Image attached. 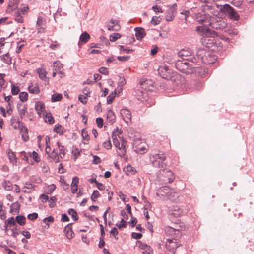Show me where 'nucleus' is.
Masks as SVG:
<instances>
[{"label": "nucleus", "mask_w": 254, "mask_h": 254, "mask_svg": "<svg viewBox=\"0 0 254 254\" xmlns=\"http://www.w3.org/2000/svg\"><path fill=\"white\" fill-rule=\"evenodd\" d=\"M90 35L86 32H83L80 36V42L86 43L90 39Z\"/></svg>", "instance_id": "26"}, {"label": "nucleus", "mask_w": 254, "mask_h": 254, "mask_svg": "<svg viewBox=\"0 0 254 254\" xmlns=\"http://www.w3.org/2000/svg\"><path fill=\"white\" fill-rule=\"evenodd\" d=\"M38 73L40 79L44 80L45 78H46V75L47 72L45 70L42 69H38Z\"/></svg>", "instance_id": "39"}, {"label": "nucleus", "mask_w": 254, "mask_h": 254, "mask_svg": "<svg viewBox=\"0 0 254 254\" xmlns=\"http://www.w3.org/2000/svg\"><path fill=\"white\" fill-rule=\"evenodd\" d=\"M181 245L180 242L176 239H168L166 242V248L168 251L175 254L177 248Z\"/></svg>", "instance_id": "7"}, {"label": "nucleus", "mask_w": 254, "mask_h": 254, "mask_svg": "<svg viewBox=\"0 0 254 254\" xmlns=\"http://www.w3.org/2000/svg\"><path fill=\"white\" fill-rule=\"evenodd\" d=\"M35 108L38 114H39L40 116L42 114H43V115H44L45 109L44 103L41 102H36L35 103Z\"/></svg>", "instance_id": "19"}, {"label": "nucleus", "mask_w": 254, "mask_h": 254, "mask_svg": "<svg viewBox=\"0 0 254 254\" xmlns=\"http://www.w3.org/2000/svg\"><path fill=\"white\" fill-rule=\"evenodd\" d=\"M29 91L30 93L33 94H38L40 92V90L37 86H30L29 87Z\"/></svg>", "instance_id": "35"}, {"label": "nucleus", "mask_w": 254, "mask_h": 254, "mask_svg": "<svg viewBox=\"0 0 254 254\" xmlns=\"http://www.w3.org/2000/svg\"><path fill=\"white\" fill-rule=\"evenodd\" d=\"M18 128L20 130V133L22 136V138L24 141H26L29 139L28 135V129L27 128L23 125V123L18 122Z\"/></svg>", "instance_id": "17"}, {"label": "nucleus", "mask_w": 254, "mask_h": 254, "mask_svg": "<svg viewBox=\"0 0 254 254\" xmlns=\"http://www.w3.org/2000/svg\"><path fill=\"white\" fill-rule=\"evenodd\" d=\"M19 98L22 102L26 101L28 99V94L27 92H22L19 94Z\"/></svg>", "instance_id": "38"}, {"label": "nucleus", "mask_w": 254, "mask_h": 254, "mask_svg": "<svg viewBox=\"0 0 254 254\" xmlns=\"http://www.w3.org/2000/svg\"><path fill=\"white\" fill-rule=\"evenodd\" d=\"M160 22V19L159 17H158L156 16L153 17L152 20H151V23L154 25H157L158 24H159V23Z\"/></svg>", "instance_id": "52"}, {"label": "nucleus", "mask_w": 254, "mask_h": 254, "mask_svg": "<svg viewBox=\"0 0 254 254\" xmlns=\"http://www.w3.org/2000/svg\"><path fill=\"white\" fill-rule=\"evenodd\" d=\"M48 201L50 207L53 208L55 206L57 198L55 196H52Z\"/></svg>", "instance_id": "40"}, {"label": "nucleus", "mask_w": 254, "mask_h": 254, "mask_svg": "<svg viewBox=\"0 0 254 254\" xmlns=\"http://www.w3.org/2000/svg\"><path fill=\"white\" fill-rule=\"evenodd\" d=\"M137 243L140 244L139 247L143 250H145L148 247L146 244L142 243L140 241H137Z\"/></svg>", "instance_id": "61"}, {"label": "nucleus", "mask_w": 254, "mask_h": 254, "mask_svg": "<svg viewBox=\"0 0 254 254\" xmlns=\"http://www.w3.org/2000/svg\"><path fill=\"white\" fill-rule=\"evenodd\" d=\"M45 121L49 124H52L54 122V118L51 113H46L45 115Z\"/></svg>", "instance_id": "29"}, {"label": "nucleus", "mask_w": 254, "mask_h": 254, "mask_svg": "<svg viewBox=\"0 0 254 254\" xmlns=\"http://www.w3.org/2000/svg\"><path fill=\"white\" fill-rule=\"evenodd\" d=\"M53 67L54 70L58 72L59 70H61L63 68V64L60 62L56 61L54 63Z\"/></svg>", "instance_id": "31"}, {"label": "nucleus", "mask_w": 254, "mask_h": 254, "mask_svg": "<svg viewBox=\"0 0 254 254\" xmlns=\"http://www.w3.org/2000/svg\"><path fill=\"white\" fill-rule=\"evenodd\" d=\"M17 48H18V50H17V53H18L21 51V49L24 46V42L22 41V42H17Z\"/></svg>", "instance_id": "57"}, {"label": "nucleus", "mask_w": 254, "mask_h": 254, "mask_svg": "<svg viewBox=\"0 0 254 254\" xmlns=\"http://www.w3.org/2000/svg\"><path fill=\"white\" fill-rule=\"evenodd\" d=\"M136 32L135 36L137 40H141L145 35L144 29L141 27H137L135 28Z\"/></svg>", "instance_id": "22"}, {"label": "nucleus", "mask_w": 254, "mask_h": 254, "mask_svg": "<svg viewBox=\"0 0 254 254\" xmlns=\"http://www.w3.org/2000/svg\"><path fill=\"white\" fill-rule=\"evenodd\" d=\"M170 77V78H169V80H171L172 83L176 85L181 84L182 80H184L181 75L176 72H172Z\"/></svg>", "instance_id": "16"}, {"label": "nucleus", "mask_w": 254, "mask_h": 254, "mask_svg": "<svg viewBox=\"0 0 254 254\" xmlns=\"http://www.w3.org/2000/svg\"><path fill=\"white\" fill-rule=\"evenodd\" d=\"M192 73H195L201 77L204 76L207 72V69L202 66H199L198 63H194V68H192Z\"/></svg>", "instance_id": "11"}, {"label": "nucleus", "mask_w": 254, "mask_h": 254, "mask_svg": "<svg viewBox=\"0 0 254 254\" xmlns=\"http://www.w3.org/2000/svg\"><path fill=\"white\" fill-rule=\"evenodd\" d=\"M107 118L109 122L111 124H113L115 122L116 117L113 111L110 110L107 112Z\"/></svg>", "instance_id": "23"}, {"label": "nucleus", "mask_w": 254, "mask_h": 254, "mask_svg": "<svg viewBox=\"0 0 254 254\" xmlns=\"http://www.w3.org/2000/svg\"><path fill=\"white\" fill-rule=\"evenodd\" d=\"M37 26L38 33H44L45 32L46 28V21L42 16L38 17L37 21Z\"/></svg>", "instance_id": "15"}, {"label": "nucleus", "mask_w": 254, "mask_h": 254, "mask_svg": "<svg viewBox=\"0 0 254 254\" xmlns=\"http://www.w3.org/2000/svg\"><path fill=\"white\" fill-rule=\"evenodd\" d=\"M37 217H38V214L36 213H33L32 214H30L28 215V218L29 220H31L32 221L36 219L37 218Z\"/></svg>", "instance_id": "53"}, {"label": "nucleus", "mask_w": 254, "mask_h": 254, "mask_svg": "<svg viewBox=\"0 0 254 254\" xmlns=\"http://www.w3.org/2000/svg\"><path fill=\"white\" fill-rule=\"evenodd\" d=\"M127 222L126 221H125L124 219H122L121 222H120V224L119 225H118L119 228H124V227H126V226H127Z\"/></svg>", "instance_id": "60"}, {"label": "nucleus", "mask_w": 254, "mask_h": 254, "mask_svg": "<svg viewBox=\"0 0 254 254\" xmlns=\"http://www.w3.org/2000/svg\"><path fill=\"white\" fill-rule=\"evenodd\" d=\"M58 147L59 148V155L61 158H63L65 154V150L64 146H62L59 142H57Z\"/></svg>", "instance_id": "30"}, {"label": "nucleus", "mask_w": 254, "mask_h": 254, "mask_svg": "<svg viewBox=\"0 0 254 254\" xmlns=\"http://www.w3.org/2000/svg\"><path fill=\"white\" fill-rule=\"evenodd\" d=\"M96 123L99 128H102L103 125V120L102 118L98 117L96 120Z\"/></svg>", "instance_id": "49"}, {"label": "nucleus", "mask_w": 254, "mask_h": 254, "mask_svg": "<svg viewBox=\"0 0 254 254\" xmlns=\"http://www.w3.org/2000/svg\"><path fill=\"white\" fill-rule=\"evenodd\" d=\"M34 185L32 184L28 183L26 184V185L25 186V188H26L28 190H24V191L27 192H30L32 190H33L34 189Z\"/></svg>", "instance_id": "46"}, {"label": "nucleus", "mask_w": 254, "mask_h": 254, "mask_svg": "<svg viewBox=\"0 0 254 254\" xmlns=\"http://www.w3.org/2000/svg\"><path fill=\"white\" fill-rule=\"evenodd\" d=\"M150 82V81L147 79H144L143 80L141 81L140 82V84L142 89L145 90H150L149 87L148 86Z\"/></svg>", "instance_id": "28"}, {"label": "nucleus", "mask_w": 254, "mask_h": 254, "mask_svg": "<svg viewBox=\"0 0 254 254\" xmlns=\"http://www.w3.org/2000/svg\"><path fill=\"white\" fill-rule=\"evenodd\" d=\"M135 96L138 100L144 101L147 100V93L145 91L137 90L135 91Z\"/></svg>", "instance_id": "20"}, {"label": "nucleus", "mask_w": 254, "mask_h": 254, "mask_svg": "<svg viewBox=\"0 0 254 254\" xmlns=\"http://www.w3.org/2000/svg\"><path fill=\"white\" fill-rule=\"evenodd\" d=\"M209 25L213 29L217 30H223L227 25V22L223 19H215L209 23Z\"/></svg>", "instance_id": "9"}, {"label": "nucleus", "mask_w": 254, "mask_h": 254, "mask_svg": "<svg viewBox=\"0 0 254 254\" xmlns=\"http://www.w3.org/2000/svg\"><path fill=\"white\" fill-rule=\"evenodd\" d=\"M131 236L133 238L138 240L142 238V235L141 233L133 232L132 233Z\"/></svg>", "instance_id": "51"}, {"label": "nucleus", "mask_w": 254, "mask_h": 254, "mask_svg": "<svg viewBox=\"0 0 254 254\" xmlns=\"http://www.w3.org/2000/svg\"><path fill=\"white\" fill-rule=\"evenodd\" d=\"M121 35L119 33H115L111 35L110 36V40L111 42H115L118 39L120 38Z\"/></svg>", "instance_id": "41"}, {"label": "nucleus", "mask_w": 254, "mask_h": 254, "mask_svg": "<svg viewBox=\"0 0 254 254\" xmlns=\"http://www.w3.org/2000/svg\"><path fill=\"white\" fill-rule=\"evenodd\" d=\"M192 84L196 86V89L199 90L202 87V83L198 80H194L192 82Z\"/></svg>", "instance_id": "45"}, {"label": "nucleus", "mask_w": 254, "mask_h": 254, "mask_svg": "<svg viewBox=\"0 0 254 254\" xmlns=\"http://www.w3.org/2000/svg\"><path fill=\"white\" fill-rule=\"evenodd\" d=\"M124 170L127 172V173H130L132 175L133 174H134L136 172V170L135 169V168L133 167H132L130 165H127L125 169H124Z\"/></svg>", "instance_id": "32"}, {"label": "nucleus", "mask_w": 254, "mask_h": 254, "mask_svg": "<svg viewBox=\"0 0 254 254\" xmlns=\"http://www.w3.org/2000/svg\"><path fill=\"white\" fill-rule=\"evenodd\" d=\"M110 234L114 236L116 238V236L118 234V231L116 228L114 227L111 229L110 231Z\"/></svg>", "instance_id": "63"}, {"label": "nucleus", "mask_w": 254, "mask_h": 254, "mask_svg": "<svg viewBox=\"0 0 254 254\" xmlns=\"http://www.w3.org/2000/svg\"><path fill=\"white\" fill-rule=\"evenodd\" d=\"M32 157H33V159L36 162H38L40 161V158L39 157L38 153L34 151L32 153Z\"/></svg>", "instance_id": "54"}, {"label": "nucleus", "mask_w": 254, "mask_h": 254, "mask_svg": "<svg viewBox=\"0 0 254 254\" xmlns=\"http://www.w3.org/2000/svg\"><path fill=\"white\" fill-rule=\"evenodd\" d=\"M120 28L119 25H108V29L110 31L118 30Z\"/></svg>", "instance_id": "55"}, {"label": "nucleus", "mask_w": 254, "mask_h": 254, "mask_svg": "<svg viewBox=\"0 0 254 254\" xmlns=\"http://www.w3.org/2000/svg\"><path fill=\"white\" fill-rule=\"evenodd\" d=\"M5 76L4 74H0V87L1 88L4 87L5 84V80L4 79Z\"/></svg>", "instance_id": "47"}, {"label": "nucleus", "mask_w": 254, "mask_h": 254, "mask_svg": "<svg viewBox=\"0 0 254 254\" xmlns=\"http://www.w3.org/2000/svg\"><path fill=\"white\" fill-rule=\"evenodd\" d=\"M130 58V56H119L117 57V59L121 61H127Z\"/></svg>", "instance_id": "59"}, {"label": "nucleus", "mask_w": 254, "mask_h": 254, "mask_svg": "<svg viewBox=\"0 0 254 254\" xmlns=\"http://www.w3.org/2000/svg\"><path fill=\"white\" fill-rule=\"evenodd\" d=\"M157 195L163 199H169L177 202L179 197L178 192L168 187L165 186L158 190Z\"/></svg>", "instance_id": "2"}, {"label": "nucleus", "mask_w": 254, "mask_h": 254, "mask_svg": "<svg viewBox=\"0 0 254 254\" xmlns=\"http://www.w3.org/2000/svg\"><path fill=\"white\" fill-rule=\"evenodd\" d=\"M20 157L22 160L24 161L28 160V156L26 155V153L24 152H22L20 153Z\"/></svg>", "instance_id": "62"}, {"label": "nucleus", "mask_w": 254, "mask_h": 254, "mask_svg": "<svg viewBox=\"0 0 254 254\" xmlns=\"http://www.w3.org/2000/svg\"><path fill=\"white\" fill-rule=\"evenodd\" d=\"M40 199L42 202H46L49 200V197L47 195L42 194L40 196Z\"/></svg>", "instance_id": "64"}, {"label": "nucleus", "mask_w": 254, "mask_h": 254, "mask_svg": "<svg viewBox=\"0 0 254 254\" xmlns=\"http://www.w3.org/2000/svg\"><path fill=\"white\" fill-rule=\"evenodd\" d=\"M126 146V141L123 138H122L121 140V143L120 144V146L119 147L118 149L119 150H123V153L124 154L126 152L125 148Z\"/></svg>", "instance_id": "43"}, {"label": "nucleus", "mask_w": 254, "mask_h": 254, "mask_svg": "<svg viewBox=\"0 0 254 254\" xmlns=\"http://www.w3.org/2000/svg\"><path fill=\"white\" fill-rule=\"evenodd\" d=\"M158 177L160 180L169 183L173 182L175 179L173 173L171 170L166 169L160 170Z\"/></svg>", "instance_id": "6"}, {"label": "nucleus", "mask_w": 254, "mask_h": 254, "mask_svg": "<svg viewBox=\"0 0 254 254\" xmlns=\"http://www.w3.org/2000/svg\"><path fill=\"white\" fill-rule=\"evenodd\" d=\"M82 136L84 140L88 141L89 139V136L88 135V132L84 129H82Z\"/></svg>", "instance_id": "50"}, {"label": "nucleus", "mask_w": 254, "mask_h": 254, "mask_svg": "<svg viewBox=\"0 0 254 254\" xmlns=\"http://www.w3.org/2000/svg\"><path fill=\"white\" fill-rule=\"evenodd\" d=\"M62 98V95L61 94H54L52 97V101L56 102L60 101Z\"/></svg>", "instance_id": "42"}, {"label": "nucleus", "mask_w": 254, "mask_h": 254, "mask_svg": "<svg viewBox=\"0 0 254 254\" xmlns=\"http://www.w3.org/2000/svg\"><path fill=\"white\" fill-rule=\"evenodd\" d=\"M28 10L29 7L27 5H21V7L18 8L17 11V17H19L21 14H25Z\"/></svg>", "instance_id": "25"}, {"label": "nucleus", "mask_w": 254, "mask_h": 254, "mask_svg": "<svg viewBox=\"0 0 254 254\" xmlns=\"http://www.w3.org/2000/svg\"><path fill=\"white\" fill-rule=\"evenodd\" d=\"M178 56L181 57L183 60L188 61L190 58H196L191 54V51L190 49H182L178 53Z\"/></svg>", "instance_id": "12"}, {"label": "nucleus", "mask_w": 254, "mask_h": 254, "mask_svg": "<svg viewBox=\"0 0 254 254\" xmlns=\"http://www.w3.org/2000/svg\"><path fill=\"white\" fill-rule=\"evenodd\" d=\"M121 115H122L124 120L128 123L131 121V113L130 111L126 109H122L121 111Z\"/></svg>", "instance_id": "18"}, {"label": "nucleus", "mask_w": 254, "mask_h": 254, "mask_svg": "<svg viewBox=\"0 0 254 254\" xmlns=\"http://www.w3.org/2000/svg\"><path fill=\"white\" fill-rule=\"evenodd\" d=\"M99 71L103 74L108 75L109 72L107 68L104 67H102L99 69Z\"/></svg>", "instance_id": "56"}, {"label": "nucleus", "mask_w": 254, "mask_h": 254, "mask_svg": "<svg viewBox=\"0 0 254 254\" xmlns=\"http://www.w3.org/2000/svg\"><path fill=\"white\" fill-rule=\"evenodd\" d=\"M7 154L10 161L13 164L16 163V155L15 152H13L11 149H8L7 151Z\"/></svg>", "instance_id": "24"}, {"label": "nucleus", "mask_w": 254, "mask_h": 254, "mask_svg": "<svg viewBox=\"0 0 254 254\" xmlns=\"http://www.w3.org/2000/svg\"><path fill=\"white\" fill-rule=\"evenodd\" d=\"M159 74L163 78L166 80H169L170 78L172 71L169 69L166 66H159L158 69Z\"/></svg>", "instance_id": "10"}, {"label": "nucleus", "mask_w": 254, "mask_h": 254, "mask_svg": "<svg viewBox=\"0 0 254 254\" xmlns=\"http://www.w3.org/2000/svg\"><path fill=\"white\" fill-rule=\"evenodd\" d=\"M78 99L83 104H86L87 103L86 97L84 95H79V97H78Z\"/></svg>", "instance_id": "58"}, {"label": "nucleus", "mask_w": 254, "mask_h": 254, "mask_svg": "<svg viewBox=\"0 0 254 254\" xmlns=\"http://www.w3.org/2000/svg\"><path fill=\"white\" fill-rule=\"evenodd\" d=\"M26 218L24 216H17V223L22 226L25 224Z\"/></svg>", "instance_id": "37"}, {"label": "nucleus", "mask_w": 254, "mask_h": 254, "mask_svg": "<svg viewBox=\"0 0 254 254\" xmlns=\"http://www.w3.org/2000/svg\"><path fill=\"white\" fill-rule=\"evenodd\" d=\"M68 214L72 216L74 221H77L78 219L77 213L73 209H69L68 211Z\"/></svg>", "instance_id": "34"}, {"label": "nucleus", "mask_w": 254, "mask_h": 254, "mask_svg": "<svg viewBox=\"0 0 254 254\" xmlns=\"http://www.w3.org/2000/svg\"><path fill=\"white\" fill-rule=\"evenodd\" d=\"M220 12L226 13L228 15V17L231 19L237 21L239 19L240 16L235 9L230 5L226 4L221 7Z\"/></svg>", "instance_id": "5"}, {"label": "nucleus", "mask_w": 254, "mask_h": 254, "mask_svg": "<svg viewBox=\"0 0 254 254\" xmlns=\"http://www.w3.org/2000/svg\"><path fill=\"white\" fill-rule=\"evenodd\" d=\"M62 127L61 125H56L54 128V131L60 134H63L64 133V131L61 130Z\"/></svg>", "instance_id": "44"}, {"label": "nucleus", "mask_w": 254, "mask_h": 254, "mask_svg": "<svg viewBox=\"0 0 254 254\" xmlns=\"http://www.w3.org/2000/svg\"><path fill=\"white\" fill-rule=\"evenodd\" d=\"M103 145L104 147L106 149H110L112 147L111 142L110 140L104 142Z\"/></svg>", "instance_id": "48"}, {"label": "nucleus", "mask_w": 254, "mask_h": 254, "mask_svg": "<svg viewBox=\"0 0 254 254\" xmlns=\"http://www.w3.org/2000/svg\"><path fill=\"white\" fill-rule=\"evenodd\" d=\"M5 227L8 234L14 237L16 233V225L14 217H10L5 221Z\"/></svg>", "instance_id": "8"}, {"label": "nucleus", "mask_w": 254, "mask_h": 254, "mask_svg": "<svg viewBox=\"0 0 254 254\" xmlns=\"http://www.w3.org/2000/svg\"><path fill=\"white\" fill-rule=\"evenodd\" d=\"M166 159L165 154L162 152L158 153L151 154L150 156V160L152 165L156 168H163L165 166L164 161Z\"/></svg>", "instance_id": "4"}, {"label": "nucleus", "mask_w": 254, "mask_h": 254, "mask_svg": "<svg viewBox=\"0 0 254 254\" xmlns=\"http://www.w3.org/2000/svg\"><path fill=\"white\" fill-rule=\"evenodd\" d=\"M209 18V15L204 14L203 12H197L195 14V19L200 24H203L208 22Z\"/></svg>", "instance_id": "14"}, {"label": "nucleus", "mask_w": 254, "mask_h": 254, "mask_svg": "<svg viewBox=\"0 0 254 254\" xmlns=\"http://www.w3.org/2000/svg\"><path fill=\"white\" fill-rule=\"evenodd\" d=\"M71 224H69L64 228V232L67 239H71L73 237L74 233L72 230Z\"/></svg>", "instance_id": "21"}, {"label": "nucleus", "mask_w": 254, "mask_h": 254, "mask_svg": "<svg viewBox=\"0 0 254 254\" xmlns=\"http://www.w3.org/2000/svg\"><path fill=\"white\" fill-rule=\"evenodd\" d=\"M100 194L97 190H94L91 196V199L93 202H96L97 199L100 196Z\"/></svg>", "instance_id": "36"}, {"label": "nucleus", "mask_w": 254, "mask_h": 254, "mask_svg": "<svg viewBox=\"0 0 254 254\" xmlns=\"http://www.w3.org/2000/svg\"><path fill=\"white\" fill-rule=\"evenodd\" d=\"M116 94V91L112 92L110 95L107 97V102L108 104H111L115 98Z\"/></svg>", "instance_id": "33"}, {"label": "nucleus", "mask_w": 254, "mask_h": 254, "mask_svg": "<svg viewBox=\"0 0 254 254\" xmlns=\"http://www.w3.org/2000/svg\"><path fill=\"white\" fill-rule=\"evenodd\" d=\"M59 156L57 151L54 149L52 152L49 155V157L55 162H60Z\"/></svg>", "instance_id": "27"}, {"label": "nucleus", "mask_w": 254, "mask_h": 254, "mask_svg": "<svg viewBox=\"0 0 254 254\" xmlns=\"http://www.w3.org/2000/svg\"><path fill=\"white\" fill-rule=\"evenodd\" d=\"M188 61L178 60L175 63V68L180 72L186 74H192V68L194 63H198L197 58H190Z\"/></svg>", "instance_id": "1"}, {"label": "nucleus", "mask_w": 254, "mask_h": 254, "mask_svg": "<svg viewBox=\"0 0 254 254\" xmlns=\"http://www.w3.org/2000/svg\"><path fill=\"white\" fill-rule=\"evenodd\" d=\"M122 133V131L119 129L118 128H117L116 131H114L112 132V137L113 139V142L114 145L117 147L119 148L120 145V143L119 140L118 139L117 137L119 138L121 140H122V137L120 136V134Z\"/></svg>", "instance_id": "13"}, {"label": "nucleus", "mask_w": 254, "mask_h": 254, "mask_svg": "<svg viewBox=\"0 0 254 254\" xmlns=\"http://www.w3.org/2000/svg\"><path fill=\"white\" fill-rule=\"evenodd\" d=\"M197 60L200 59L205 64H211L216 61V55L211 51L206 49H199L197 52Z\"/></svg>", "instance_id": "3"}]
</instances>
